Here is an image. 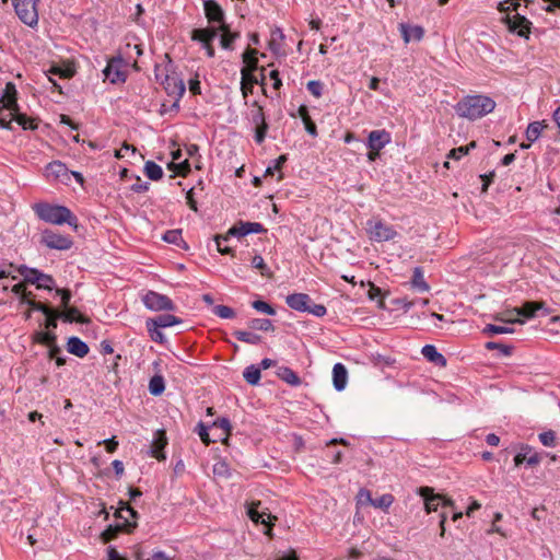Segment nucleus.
<instances>
[{
    "instance_id": "1",
    "label": "nucleus",
    "mask_w": 560,
    "mask_h": 560,
    "mask_svg": "<svg viewBox=\"0 0 560 560\" xmlns=\"http://www.w3.org/2000/svg\"><path fill=\"white\" fill-rule=\"evenodd\" d=\"M494 107L495 102L489 96L470 95L458 102L455 109L460 117L475 120L491 113Z\"/></svg>"
},
{
    "instance_id": "2",
    "label": "nucleus",
    "mask_w": 560,
    "mask_h": 560,
    "mask_svg": "<svg viewBox=\"0 0 560 560\" xmlns=\"http://www.w3.org/2000/svg\"><path fill=\"white\" fill-rule=\"evenodd\" d=\"M518 7L520 2H499L498 10L503 13L501 21L511 33L528 38L532 22L517 12Z\"/></svg>"
},
{
    "instance_id": "3",
    "label": "nucleus",
    "mask_w": 560,
    "mask_h": 560,
    "mask_svg": "<svg viewBox=\"0 0 560 560\" xmlns=\"http://www.w3.org/2000/svg\"><path fill=\"white\" fill-rule=\"evenodd\" d=\"M33 210L37 217L45 222L58 225L68 223L77 228V217L65 206L38 202L33 206Z\"/></svg>"
},
{
    "instance_id": "4",
    "label": "nucleus",
    "mask_w": 560,
    "mask_h": 560,
    "mask_svg": "<svg viewBox=\"0 0 560 560\" xmlns=\"http://www.w3.org/2000/svg\"><path fill=\"white\" fill-rule=\"evenodd\" d=\"M158 70L159 67L155 68L156 80L161 81V84L163 85L167 95L173 96L175 98L173 107H178L179 100L185 93L184 81L180 78H178L175 73L165 74L164 79H161L160 74L158 73Z\"/></svg>"
},
{
    "instance_id": "5",
    "label": "nucleus",
    "mask_w": 560,
    "mask_h": 560,
    "mask_svg": "<svg viewBox=\"0 0 560 560\" xmlns=\"http://www.w3.org/2000/svg\"><path fill=\"white\" fill-rule=\"evenodd\" d=\"M143 304L151 311H174L175 304L172 300L163 294L149 291L142 299Z\"/></svg>"
},
{
    "instance_id": "6",
    "label": "nucleus",
    "mask_w": 560,
    "mask_h": 560,
    "mask_svg": "<svg viewBox=\"0 0 560 560\" xmlns=\"http://www.w3.org/2000/svg\"><path fill=\"white\" fill-rule=\"evenodd\" d=\"M19 19L26 25L33 27L38 22L36 2H13Z\"/></svg>"
},
{
    "instance_id": "7",
    "label": "nucleus",
    "mask_w": 560,
    "mask_h": 560,
    "mask_svg": "<svg viewBox=\"0 0 560 560\" xmlns=\"http://www.w3.org/2000/svg\"><path fill=\"white\" fill-rule=\"evenodd\" d=\"M18 271L21 276L24 278V282L36 284L37 289H45V290H52L51 287H49L46 283H42L40 280H47V282H54V278L49 275H45L37 269L28 268L24 265L20 266L18 268Z\"/></svg>"
},
{
    "instance_id": "8",
    "label": "nucleus",
    "mask_w": 560,
    "mask_h": 560,
    "mask_svg": "<svg viewBox=\"0 0 560 560\" xmlns=\"http://www.w3.org/2000/svg\"><path fill=\"white\" fill-rule=\"evenodd\" d=\"M208 22L218 31H225L228 24L224 21V12L218 2H203Z\"/></svg>"
},
{
    "instance_id": "9",
    "label": "nucleus",
    "mask_w": 560,
    "mask_h": 560,
    "mask_svg": "<svg viewBox=\"0 0 560 560\" xmlns=\"http://www.w3.org/2000/svg\"><path fill=\"white\" fill-rule=\"evenodd\" d=\"M42 243L51 249L67 250L73 242L70 237L46 230L42 234Z\"/></svg>"
},
{
    "instance_id": "10",
    "label": "nucleus",
    "mask_w": 560,
    "mask_h": 560,
    "mask_svg": "<svg viewBox=\"0 0 560 560\" xmlns=\"http://www.w3.org/2000/svg\"><path fill=\"white\" fill-rule=\"evenodd\" d=\"M217 30L214 27L211 28H196L191 32V39L196 42H200L203 45V48L207 51L209 57L214 56V48L212 46V40L217 37Z\"/></svg>"
},
{
    "instance_id": "11",
    "label": "nucleus",
    "mask_w": 560,
    "mask_h": 560,
    "mask_svg": "<svg viewBox=\"0 0 560 560\" xmlns=\"http://www.w3.org/2000/svg\"><path fill=\"white\" fill-rule=\"evenodd\" d=\"M45 176L49 180L68 184L70 180V172L60 161H54L45 167Z\"/></svg>"
},
{
    "instance_id": "12",
    "label": "nucleus",
    "mask_w": 560,
    "mask_h": 560,
    "mask_svg": "<svg viewBox=\"0 0 560 560\" xmlns=\"http://www.w3.org/2000/svg\"><path fill=\"white\" fill-rule=\"evenodd\" d=\"M120 504L121 506L115 512V516L124 520L120 525H122L124 530L130 533L137 526L138 512L122 501Z\"/></svg>"
},
{
    "instance_id": "13",
    "label": "nucleus",
    "mask_w": 560,
    "mask_h": 560,
    "mask_svg": "<svg viewBox=\"0 0 560 560\" xmlns=\"http://www.w3.org/2000/svg\"><path fill=\"white\" fill-rule=\"evenodd\" d=\"M260 504H261L260 501L252 502L248 508L247 514L253 522L267 525L268 530L266 532V534L269 535L270 526H271L270 522H271V520H277V517L272 516L269 512H267V509L264 511H259Z\"/></svg>"
},
{
    "instance_id": "14",
    "label": "nucleus",
    "mask_w": 560,
    "mask_h": 560,
    "mask_svg": "<svg viewBox=\"0 0 560 560\" xmlns=\"http://www.w3.org/2000/svg\"><path fill=\"white\" fill-rule=\"evenodd\" d=\"M396 234V231L392 226L381 221L375 222L374 225L370 229V237L376 242H386L393 240Z\"/></svg>"
},
{
    "instance_id": "15",
    "label": "nucleus",
    "mask_w": 560,
    "mask_h": 560,
    "mask_svg": "<svg viewBox=\"0 0 560 560\" xmlns=\"http://www.w3.org/2000/svg\"><path fill=\"white\" fill-rule=\"evenodd\" d=\"M121 59H113L110 60L103 73L106 80H109L110 83L117 84L126 81V73L120 70Z\"/></svg>"
},
{
    "instance_id": "16",
    "label": "nucleus",
    "mask_w": 560,
    "mask_h": 560,
    "mask_svg": "<svg viewBox=\"0 0 560 560\" xmlns=\"http://www.w3.org/2000/svg\"><path fill=\"white\" fill-rule=\"evenodd\" d=\"M265 228L262 224L257 222H240L238 224L232 226L228 231V235L232 236H245L249 233H262L265 232Z\"/></svg>"
},
{
    "instance_id": "17",
    "label": "nucleus",
    "mask_w": 560,
    "mask_h": 560,
    "mask_svg": "<svg viewBox=\"0 0 560 560\" xmlns=\"http://www.w3.org/2000/svg\"><path fill=\"white\" fill-rule=\"evenodd\" d=\"M418 493L424 499L427 513L435 512L441 504L442 494H434L430 487H420Z\"/></svg>"
},
{
    "instance_id": "18",
    "label": "nucleus",
    "mask_w": 560,
    "mask_h": 560,
    "mask_svg": "<svg viewBox=\"0 0 560 560\" xmlns=\"http://www.w3.org/2000/svg\"><path fill=\"white\" fill-rule=\"evenodd\" d=\"M399 31L405 44L411 40L420 42L423 38L424 30L419 25H410L408 23H399Z\"/></svg>"
},
{
    "instance_id": "19",
    "label": "nucleus",
    "mask_w": 560,
    "mask_h": 560,
    "mask_svg": "<svg viewBox=\"0 0 560 560\" xmlns=\"http://www.w3.org/2000/svg\"><path fill=\"white\" fill-rule=\"evenodd\" d=\"M390 142V133L386 130H373L369 133L368 148L370 150H382Z\"/></svg>"
},
{
    "instance_id": "20",
    "label": "nucleus",
    "mask_w": 560,
    "mask_h": 560,
    "mask_svg": "<svg viewBox=\"0 0 560 560\" xmlns=\"http://www.w3.org/2000/svg\"><path fill=\"white\" fill-rule=\"evenodd\" d=\"M285 302L288 306L294 311L306 312V310L310 307L312 299L306 293H292L287 296Z\"/></svg>"
},
{
    "instance_id": "21",
    "label": "nucleus",
    "mask_w": 560,
    "mask_h": 560,
    "mask_svg": "<svg viewBox=\"0 0 560 560\" xmlns=\"http://www.w3.org/2000/svg\"><path fill=\"white\" fill-rule=\"evenodd\" d=\"M16 94L18 92L15 85L11 82H8L5 84L3 94L0 98L1 106L7 108L8 110H18L19 106L16 103Z\"/></svg>"
},
{
    "instance_id": "22",
    "label": "nucleus",
    "mask_w": 560,
    "mask_h": 560,
    "mask_svg": "<svg viewBox=\"0 0 560 560\" xmlns=\"http://www.w3.org/2000/svg\"><path fill=\"white\" fill-rule=\"evenodd\" d=\"M348 372L343 364L336 363L332 368V382L337 390L345 389L347 385Z\"/></svg>"
},
{
    "instance_id": "23",
    "label": "nucleus",
    "mask_w": 560,
    "mask_h": 560,
    "mask_svg": "<svg viewBox=\"0 0 560 560\" xmlns=\"http://www.w3.org/2000/svg\"><path fill=\"white\" fill-rule=\"evenodd\" d=\"M422 355L429 361L439 366L446 365V359L432 345H425L421 350Z\"/></svg>"
},
{
    "instance_id": "24",
    "label": "nucleus",
    "mask_w": 560,
    "mask_h": 560,
    "mask_svg": "<svg viewBox=\"0 0 560 560\" xmlns=\"http://www.w3.org/2000/svg\"><path fill=\"white\" fill-rule=\"evenodd\" d=\"M183 320L174 315L171 314H164L159 315L154 318H149L145 323V325H155L160 328H166L171 327L173 325L180 324Z\"/></svg>"
},
{
    "instance_id": "25",
    "label": "nucleus",
    "mask_w": 560,
    "mask_h": 560,
    "mask_svg": "<svg viewBox=\"0 0 560 560\" xmlns=\"http://www.w3.org/2000/svg\"><path fill=\"white\" fill-rule=\"evenodd\" d=\"M68 351L79 358H83L89 353V347L78 337H70L68 339Z\"/></svg>"
},
{
    "instance_id": "26",
    "label": "nucleus",
    "mask_w": 560,
    "mask_h": 560,
    "mask_svg": "<svg viewBox=\"0 0 560 560\" xmlns=\"http://www.w3.org/2000/svg\"><path fill=\"white\" fill-rule=\"evenodd\" d=\"M258 81L256 77H254L248 69L243 68L242 69V82H241V90L243 93V96L246 98L248 93H253L254 85L257 84Z\"/></svg>"
},
{
    "instance_id": "27",
    "label": "nucleus",
    "mask_w": 560,
    "mask_h": 560,
    "mask_svg": "<svg viewBox=\"0 0 560 560\" xmlns=\"http://www.w3.org/2000/svg\"><path fill=\"white\" fill-rule=\"evenodd\" d=\"M545 306L544 302H526L522 307L514 308L515 312L520 316H524L526 318H533L536 315L538 310H541Z\"/></svg>"
},
{
    "instance_id": "28",
    "label": "nucleus",
    "mask_w": 560,
    "mask_h": 560,
    "mask_svg": "<svg viewBox=\"0 0 560 560\" xmlns=\"http://www.w3.org/2000/svg\"><path fill=\"white\" fill-rule=\"evenodd\" d=\"M167 444L166 442V436H165V433L162 432V431H159L156 433V436L152 443V456L155 457L156 459L161 460V459H164L165 456L164 454L162 453L163 448L165 447V445Z\"/></svg>"
},
{
    "instance_id": "29",
    "label": "nucleus",
    "mask_w": 560,
    "mask_h": 560,
    "mask_svg": "<svg viewBox=\"0 0 560 560\" xmlns=\"http://www.w3.org/2000/svg\"><path fill=\"white\" fill-rule=\"evenodd\" d=\"M277 375L292 386H299L301 384L299 375L288 366H280L277 371Z\"/></svg>"
},
{
    "instance_id": "30",
    "label": "nucleus",
    "mask_w": 560,
    "mask_h": 560,
    "mask_svg": "<svg viewBox=\"0 0 560 560\" xmlns=\"http://www.w3.org/2000/svg\"><path fill=\"white\" fill-rule=\"evenodd\" d=\"M61 317L65 322L72 323L77 322L80 324L89 323L90 319L82 315L80 311L77 307H67L65 308V312H61Z\"/></svg>"
},
{
    "instance_id": "31",
    "label": "nucleus",
    "mask_w": 560,
    "mask_h": 560,
    "mask_svg": "<svg viewBox=\"0 0 560 560\" xmlns=\"http://www.w3.org/2000/svg\"><path fill=\"white\" fill-rule=\"evenodd\" d=\"M212 429L221 430V433L217 438L220 439L222 443L226 444L232 429L230 420L226 418H220L213 422Z\"/></svg>"
},
{
    "instance_id": "32",
    "label": "nucleus",
    "mask_w": 560,
    "mask_h": 560,
    "mask_svg": "<svg viewBox=\"0 0 560 560\" xmlns=\"http://www.w3.org/2000/svg\"><path fill=\"white\" fill-rule=\"evenodd\" d=\"M284 39V35L279 27H275L270 32L269 39V48L275 54H279L281 51L282 42Z\"/></svg>"
},
{
    "instance_id": "33",
    "label": "nucleus",
    "mask_w": 560,
    "mask_h": 560,
    "mask_svg": "<svg viewBox=\"0 0 560 560\" xmlns=\"http://www.w3.org/2000/svg\"><path fill=\"white\" fill-rule=\"evenodd\" d=\"M48 73L54 74V75H58L59 78H62V79H70V78H72L74 75L75 70L70 65H67V66H65V65H54L48 70Z\"/></svg>"
},
{
    "instance_id": "34",
    "label": "nucleus",
    "mask_w": 560,
    "mask_h": 560,
    "mask_svg": "<svg viewBox=\"0 0 560 560\" xmlns=\"http://www.w3.org/2000/svg\"><path fill=\"white\" fill-rule=\"evenodd\" d=\"M411 285L422 292L429 291L430 287L423 278V272L420 267L413 269Z\"/></svg>"
},
{
    "instance_id": "35",
    "label": "nucleus",
    "mask_w": 560,
    "mask_h": 560,
    "mask_svg": "<svg viewBox=\"0 0 560 560\" xmlns=\"http://www.w3.org/2000/svg\"><path fill=\"white\" fill-rule=\"evenodd\" d=\"M233 335L237 340L249 345H258L261 341V337L252 331L235 330Z\"/></svg>"
},
{
    "instance_id": "36",
    "label": "nucleus",
    "mask_w": 560,
    "mask_h": 560,
    "mask_svg": "<svg viewBox=\"0 0 560 560\" xmlns=\"http://www.w3.org/2000/svg\"><path fill=\"white\" fill-rule=\"evenodd\" d=\"M248 328L254 330L269 331L275 330V326L270 319L267 318H253L248 323Z\"/></svg>"
},
{
    "instance_id": "37",
    "label": "nucleus",
    "mask_w": 560,
    "mask_h": 560,
    "mask_svg": "<svg viewBox=\"0 0 560 560\" xmlns=\"http://www.w3.org/2000/svg\"><path fill=\"white\" fill-rule=\"evenodd\" d=\"M165 389V383L162 375H154L149 382V392L153 396H160Z\"/></svg>"
},
{
    "instance_id": "38",
    "label": "nucleus",
    "mask_w": 560,
    "mask_h": 560,
    "mask_svg": "<svg viewBox=\"0 0 560 560\" xmlns=\"http://www.w3.org/2000/svg\"><path fill=\"white\" fill-rule=\"evenodd\" d=\"M145 175L152 180H159L163 177V170L153 161H148L144 165Z\"/></svg>"
},
{
    "instance_id": "39",
    "label": "nucleus",
    "mask_w": 560,
    "mask_h": 560,
    "mask_svg": "<svg viewBox=\"0 0 560 560\" xmlns=\"http://www.w3.org/2000/svg\"><path fill=\"white\" fill-rule=\"evenodd\" d=\"M243 376L250 385H257L260 381V369L256 365H249L244 370Z\"/></svg>"
},
{
    "instance_id": "40",
    "label": "nucleus",
    "mask_w": 560,
    "mask_h": 560,
    "mask_svg": "<svg viewBox=\"0 0 560 560\" xmlns=\"http://www.w3.org/2000/svg\"><path fill=\"white\" fill-rule=\"evenodd\" d=\"M56 339H57L56 335L51 331H36L33 335L34 342L45 345L47 347L50 346L51 343H55Z\"/></svg>"
},
{
    "instance_id": "41",
    "label": "nucleus",
    "mask_w": 560,
    "mask_h": 560,
    "mask_svg": "<svg viewBox=\"0 0 560 560\" xmlns=\"http://www.w3.org/2000/svg\"><path fill=\"white\" fill-rule=\"evenodd\" d=\"M546 126L540 121L530 122L526 129V138L529 142H534L540 136Z\"/></svg>"
},
{
    "instance_id": "42",
    "label": "nucleus",
    "mask_w": 560,
    "mask_h": 560,
    "mask_svg": "<svg viewBox=\"0 0 560 560\" xmlns=\"http://www.w3.org/2000/svg\"><path fill=\"white\" fill-rule=\"evenodd\" d=\"M373 500L371 491L362 488L355 497L357 508L359 509L364 505H373Z\"/></svg>"
},
{
    "instance_id": "43",
    "label": "nucleus",
    "mask_w": 560,
    "mask_h": 560,
    "mask_svg": "<svg viewBox=\"0 0 560 560\" xmlns=\"http://www.w3.org/2000/svg\"><path fill=\"white\" fill-rule=\"evenodd\" d=\"M256 55V49H249L243 54V61L246 63V69H248V71H254L257 69L258 59Z\"/></svg>"
},
{
    "instance_id": "44",
    "label": "nucleus",
    "mask_w": 560,
    "mask_h": 560,
    "mask_svg": "<svg viewBox=\"0 0 560 560\" xmlns=\"http://www.w3.org/2000/svg\"><path fill=\"white\" fill-rule=\"evenodd\" d=\"M121 530H124L122 525H119V524L115 525V526L109 525L101 535L103 542L106 544V542L115 539L117 537L118 533H120Z\"/></svg>"
},
{
    "instance_id": "45",
    "label": "nucleus",
    "mask_w": 560,
    "mask_h": 560,
    "mask_svg": "<svg viewBox=\"0 0 560 560\" xmlns=\"http://www.w3.org/2000/svg\"><path fill=\"white\" fill-rule=\"evenodd\" d=\"M474 148H476V142L471 141L467 145H462V147H458V148H455V149L451 150L447 156L452 158V159H455V160H458L462 156L468 154V152L471 149H474Z\"/></svg>"
},
{
    "instance_id": "46",
    "label": "nucleus",
    "mask_w": 560,
    "mask_h": 560,
    "mask_svg": "<svg viewBox=\"0 0 560 560\" xmlns=\"http://www.w3.org/2000/svg\"><path fill=\"white\" fill-rule=\"evenodd\" d=\"M46 316V323H45V326L47 329H55L57 328V320L59 318H62L61 317V312L57 311V310H54V308H49V313H45L44 314Z\"/></svg>"
},
{
    "instance_id": "47",
    "label": "nucleus",
    "mask_w": 560,
    "mask_h": 560,
    "mask_svg": "<svg viewBox=\"0 0 560 560\" xmlns=\"http://www.w3.org/2000/svg\"><path fill=\"white\" fill-rule=\"evenodd\" d=\"M393 502H394V497L389 493H386V494H383L382 497H380L378 499H374L372 506L382 509L385 511L393 504Z\"/></svg>"
},
{
    "instance_id": "48",
    "label": "nucleus",
    "mask_w": 560,
    "mask_h": 560,
    "mask_svg": "<svg viewBox=\"0 0 560 560\" xmlns=\"http://www.w3.org/2000/svg\"><path fill=\"white\" fill-rule=\"evenodd\" d=\"M15 120L20 126H22L23 129H31L34 130L37 128V124L34 119L28 118L24 114H18L14 112Z\"/></svg>"
},
{
    "instance_id": "49",
    "label": "nucleus",
    "mask_w": 560,
    "mask_h": 560,
    "mask_svg": "<svg viewBox=\"0 0 560 560\" xmlns=\"http://www.w3.org/2000/svg\"><path fill=\"white\" fill-rule=\"evenodd\" d=\"M15 120L20 126H22L23 129H31L34 130L37 128V124L34 119L28 118L24 114H18L14 112Z\"/></svg>"
},
{
    "instance_id": "50",
    "label": "nucleus",
    "mask_w": 560,
    "mask_h": 560,
    "mask_svg": "<svg viewBox=\"0 0 560 560\" xmlns=\"http://www.w3.org/2000/svg\"><path fill=\"white\" fill-rule=\"evenodd\" d=\"M514 331L513 328L505 327V326H497L492 324H488L483 328V334L487 335H498V334H512Z\"/></svg>"
},
{
    "instance_id": "51",
    "label": "nucleus",
    "mask_w": 560,
    "mask_h": 560,
    "mask_svg": "<svg viewBox=\"0 0 560 560\" xmlns=\"http://www.w3.org/2000/svg\"><path fill=\"white\" fill-rule=\"evenodd\" d=\"M163 240L166 243L179 245V243L183 242L182 231L180 230L166 231L163 235Z\"/></svg>"
},
{
    "instance_id": "52",
    "label": "nucleus",
    "mask_w": 560,
    "mask_h": 560,
    "mask_svg": "<svg viewBox=\"0 0 560 560\" xmlns=\"http://www.w3.org/2000/svg\"><path fill=\"white\" fill-rule=\"evenodd\" d=\"M252 266H253V268L260 270V273L262 276H268L269 277L271 275L269 272V268L267 267V265L264 261V258L260 255H255L253 257Z\"/></svg>"
},
{
    "instance_id": "53",
    "label": "nucleus",
    "mask_w": 560,
    "mask_h": 560,
    "mask_svg": "<svg viewBox=\"0 0 560 560\" xmlns=\"http://www.w3.org/2000/svg\"><path fill=\"white\" fill-rule=\"evenodd\" d=\"M252 306L256 311L265 313L267 315H275L276 314V310L270 304H268L267 302L261 301V300L254 301L252 303Z\"/></svg>"
},
{
    "instance_id": "54",
    "label": "nucleus",
    "mask_w": 560,
    "mask_h": 560,
    "mask_svg": "<svg viewBox=\"0 0 560 560\" xmlns=\"http://www.w3.org/2000/svg\"><path fill=\"white\" fill-rule=\"evenodd\" d=\"M147 329L149 331V335L151 339L158 343H164L165 342V336L160 330V327L155 325H147Z\"/></svg>"
},
{
    "instance_id": "55",
    "label": "nucleus",
    "mask_w": 560,
    "mask_h": 560,
    "mask_svg": "<svg viewBox=\"0 0 560 560\" xmlns=\"http://www.w3.org/2000/svg\"><path fill=\"white\" fill-rule=\"evenodd\" d=\"M213 313L221 318H233L235 316L234 310L225 305L214 306Z\"/></svg>"
},
{
    "instance_id": "56",
    "label": "nucleus",
    "mask_w": 560,
    "mask_h": 560,
    "mask_svg": "<svg viewBox=\"0 0 560 560\" xmlns=\"http://www.w3.org/2000/svg\"><path fill=\"white\" fill-rule=\"evenodd\" d=\"M23 304H27L30 306V310L31 311H39L42 312L43 314L45 313H49V308L50 306L46 305V304H43L40 302H37L33 299H31V296H28L24 302Z\"/></svg>"
},
{
    "instance_id": "57",
    "label": "nucleus",
    "mask_w": 560,
    "mask_h": 560,
    "mask_svg": "<svg viewBox=\"0 0 560 560\" xmlns=\"http://www.w3.org/2000/svg\"><path fill=\"white\" fill-rule=\"evenodd\" d=\"M222 32H223V34L221 36V46L225 49H231L232 43L237 37V34H232L230 32L229 25L226 26V30L222 31Z\"/></svg>"
},
{
    "instance_id": "58",
    "label": "nucleus",
    "mask_w": 560,
    "mask_h": 560,
    "mask_svg": "<svg viewBox=\"0 0 560 560\" xmlns=\"http://www.w3.org/2000/svg\"><path fill=\"white\" fill-rule=\"evenodd\" d=\"M539 441L542 445L551 447L556 445V433L552 430L539 434Z\"/></svg>"
},
{
    "instance_id": "59",
    "label": "nucleus",
    "mask_w": 560,
    "mask_h": 560,
    "mask_svg": "<svg viewBox=\"0 0 560 560\" xmlns=\"http://www.w3.org/2000/svg\"><path fill=\"white\" fill-rule=\"evenodd\" d=\"M486 349L488 350H500L502 352V354L504 355H510L512 353V347L511 346H508V345H503V343H500V342H494V341H489L486 343Z\"/></svg>"
},
{
    "instance_id": "60",
    "label": "nucleus",
    "mask_w": 560,
    "mask_h": 560,
    "mask_svg": "<svg viewBox=\"0 0 560 560\" xmlns=\"http://www.w3.org/2000/svg\"><path fill=\"white\" fill-rule=\"evenodd\" d=\"M168 167L171 170H174L178 175H182V176H185L190 171V165L187 160H185L184 162H180L178 164H175L174 162H172L168 165Z\"/></svg>"
},
{
    "instance_id": "61",
    "label": "nucleus",
    "mask_w": 560,
    "mask_h": 560,
    "mask_svg": "<svg viewBox=\"0 0 560 560\" xmlns=\"http://www.w3.org/2000/svg\"><path fill=\"white\" fill-rule=\"evenodd\" d=\"M12 292L21 296V303H23L28 296H32V292H27L23 282L13 285Z\"/></svg>"
},
{
    "instance_id": "62",
    "label": "nucleus",
    "mask_w": 560,
    "mask_h": 560,
    "mask_svg": "<svg viewBox=\"0 0 560 560\" xmlns=\"http://www.w3.org/2000/svg\"><path fill=\"white\" fill-rule=\"evenodd\" d=\"M306 312L316 317H323L326 314V307L323 304H315L311 302L310 307L308 310H306Z\"/></svg>"
},
{
    "instance_id": "63",
    "label": "nucleus",
    "mask_w": 560,
    "mask_h": 560,
    "mask_svg": "<svg viewBox=\"0 0 560 560\" xmlns=\"http://www.w3.org/2000/svg\"><path fill=\"white\" fill-rule=\"evenodd\" d=\"M198 428H199L198 434H199L201 441L206 445H210L212 442H215V440H211L210 439V435H209V432H208V428L203 423H199Z\"/></svg>"
},
{
    "instance_id": "64",
    "label": "nucleus",
    "mask_w": 560,
    "mask_h": 560,
    "mask_svg": "<svg viewBox=\"0 0 560 560\" xmlns=\"http://www.w3.org/2000/svg\"><path fill=\"white\" fill-rule=\"evenodd\" d=\"M307 90L315 97H319L323 91V84L319 81H310L307 83Z\"/></svg>"
}]
</instances>
